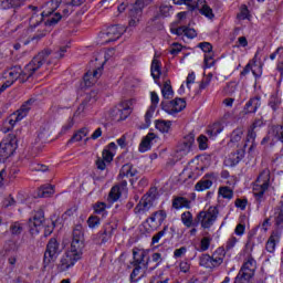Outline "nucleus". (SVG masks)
I'll return each instance as SVG.
<instances>
[{
	"mask_svg": "<svg viewBox=\"0 0 283 283\" xmlns=\"http://www.w3.org/2000/svg\"><path fill=\"white\" fill-rule=\"evenodd\" d=\"M63 0H50L45 2L43 6V11L41 13H38L39 8L34 6H29L28 9L32 10V14L29 19V28L23 27V24H20L15 28L14 32L19 31L22 32L21 38L25 39L34 30V28H38V25H41L43 23V19L48 17V20L45 21V25H56L61 19H63V15L61 13L55 12V10L59 9V6H61V2Z\"/></svg>",
	"mask_w": 283,
	"mask_h": 283,
	"instance_id": "1",
	"label": "nucleus"
},
{
	"mask_svg": "<svg viewBox=\"0 0 283 283\" xmlns=\"http://www.w3.org/2000/svg\"><path fill=\"white\" fill-rule=\"evenodd\" d=\"M50 54V50L41 51L32 59V61H30L24 66L23 70L21 69V66H12L10 69H7L2 73L3 81H7L11 85H14L15 81H19L20 83H25L27 81H30V78L34 76V72H36V70H40L43 63H45Z\"/></svg>",
	"mask_w": 283,
	"mask_h": 283,
	"instance_id": "2",
	"label": "nucleus"
},
{
	"mask_svg": "<svg viewBox=\"0 0 283 283\" xmlns=\"http://www.w3.org/2000/svg\"><path fill=\"white\" fill-rule=\"evenodd\" d=\"M269 187H271V170L265 168L260 172L252 187L253 196L258 202L264 201V195L269 191Z\"/></svg>",
	"mask_w": 283,
	"mask_h": 283,
	"instance_id": "3",
	"label": "nucleus"
},
{
	"mask_svg": "<svg viewBox=\"0 0 283 283\" xmlns=\"http://www.w3.org/2000/svg\"><path fill=\"white\" fill-rule=\"evenodd\" d=\"M83 249H85V234L83 233V226L77 224L73 229L71 247L67 251L83 258Z\"/></svg>",
	"mask_w": 283,
	"mask_h": 283,
	"instance_id": "4",
	"label": "nucleus"
},
{
	"mask_svg": "<svg viewBox=\"0 0 283 283\" xmlns=\"http://www.w3.org/2000/svg\"><path fill=\"white\" fill-rule=\"evenodd\" d=\"M32 105H34V99H29L24 102L21 105L20 109L11 114L6 119L4 125H9L7 126V132H12V129H14V125H17V123L23 120L25 116H28V113L30 112V109H32Z\"/></svg>",
	"mask_w": 283,
	"mask_h": 283,
	"instance_id": "5",
	"label": "nucleus"
},
{
	"mask_svg": "<svg viewBox=\"0 0 283 283\" xmlns=\"http://www.w3.org/2000/svg\"><path fill=\"white\" fill-rule=\"evenodd\" d=\"M222 262H224V250L221 248L217 249L212 255L202 254L199 258V264L203 266V269H218Z\"/></svg>",
	"mask_w": 283,
	"mask_h": 283,
	"instance_id": "6",
	"label": "nucleus"
},
{
	"mask_svg": "<svg viewBox=\"0 0 283 283\" xmlns=\"http://www.w3.org/2000/svg\"><path fill=\"white\" fill-rule=\"evenodd\" d=\"M220 211L218 207H209L208 210H202L196 216V220L198 224H201V229H209L213 224H216V220H218Z\"/></svg>",
	"mask_w": 283,
	"mask_h": 283,
	"instance_id": "7",
	"label": "nucleus"
},
{
	"mask_svg": "<svg viewBox=\"0 0 283 283\" xmlns=\"http://www.w3.org/2000/svg\"><path fill=\"white\" fill-rule=\"evenodd\" d=\"M18 143L19 140L14 134H9L7 138L2 139L0 143V160H8L17 151Z\"/></svg>",
	"mask_w": 283,
	"mask_h": 283,
	"instance_id": "8",
	"label": "nucleus"
},
{
	"mask_svg": "<svg viewBox=\"0 0 283 283\" xmlns=\"http://www.w3.org/2000/svg\"><path fill=\"white\" fill-rule=\"evenodd\" d=\"M123 34H125V27L115 24L102 31L98 38L102 45H107V43L118 41V39H120V35Z\"/></svg>",
	"mask_w": 283,
	"mask_h": 283,
	"instance_id": "9",
	"label": "nucleus"
},
{
	"mask_svg": "<svg viewBox=\"0 0 283 283\" xmlns=\"http://www.w3.org/2000/svg\"><path fill=\"white\" fill-rule=\"evenodd\" d=\"M61 243L55 238L49 240L46 250L44 252L43 264L50 266L52 262H56L59 255H61Z\"/></svg>",
	"mask_w": 283,
	"mask_h": 283,
	"instance_id": "10",
	"label": "nucleus"
},
{
	"mask_svg": "<svg viewBox=\"0 0 283 283\" xmlns=\"http://www.w3.org/2000/svg\"><path fill=\"white\" fill-rule=\"evenodd\" d=\"M187 107V102L185 98L177 97L170 102H161V108L166 114H170V116H176V114H180L182 109Z\"/></svg>",
	"mask_w": 283,
	"mask_h": 283,
	"instance_id": "11",
	"label": "nucleus"
},
{
	"mask_svg": "<svg viewBox=\"0 0 283 283\" xmlns=\"http://www.w3.org/2000/svg\"><path fill=\"white\" fill-rule=\"evenodd\" d=\"M81 260V256L66 251L60 259V262L57 264V271L60 273H65V271H70V269H73V266Z\"/></svg>",
	"mask_w": 283,
	"mask_h": 283,
	"instance_id": "12",
	"label": "nucleus"
},
{
	"mask_svg": "<svg viewBox=\"0 0 283 283\" xmlns=\"http://www.w3.org/2000/svg\"><path fill=\"white\" fill-rule=\"evenodd\" d=\"M113 116L115 120H126L132 114V99L120 102L114 109Z\"/></svg>",
	"mask_w": 283,
	"mask_h": 283,
	"instance_id": "13",
	"label": "nucleus"
},
{
	"mask_svg": "<svg viewBox=\"0 0 283 283\" xmlns=\"http://www.w3.org/2000/svg\"><path fill=\"white\" fill-rule=\"evenodd\" d=\"M132 266H143L147 269L149 266V251L143 249L133 250V262Z\"/></svg>",
	"mask_w": 283,
	"mask_h": 283,
	"instance_id": "14",
	"label": "nucleus"
},
{
	"mask_svg": "<svg viewBox=\"0 0 283 283\" xmlns=\"http://www.w3.org/2000/svg\"><path fill=\"white\" fill-rule=\"evenodd\" d=\"M256 269H258V262L255 261L253 255L248 254L243 261V264L239 273L253 280V277L255 276Z\"/></svg>",
	"mask_w": 283,
	"mask_h": 283,
	"instance_id": "15",
	"label": "nucleus"
},
{
	"mask_svg": "<svg viewBox=\"0 0 283 283\" xmlns=\"http://www.w3.org/2000/svg\"><path fill=\"white\" fill-rule=\"evenodd\" d=\"M167 220V211L157 210L147 220L146 223L149 226L151 231H156L159 227H163V222Z\"/></svg>",
	"mask_w": 283,
	"mask_h": 283,
	"instance_id": "16",
	"label": "nucleus"
},
{
	"mask_svg": "<svg viewBox=\"0 0 283 283\" xmlns=\"http://www.w3.org/2000/svg\"><path fill=\"white\" fill-rule=\"evenodd\" d=\"M151 207H154V197H151L149 193H146L136 205L134 212L136 216H145V213H147Z\"/></svg>",
	"mask_w": 283,
	"mask_h": 283,
	"instance_id": "17",
	"label": "nucleus"
},
{
	"mask_svg": "<svg viewBox=\"0 0 283 283\" xmlns=\"http://www.w3.org/2000/svg\"><path fill=\"white\" fill-rule=\"evenodd\" d=\"M127 180L119 181L118 185H115L111 188V191L108 193V201L109 202H118L120 200V196L123 193H127Z\"/></svg>",
	"mask_w": 283,
	"mask_h": 283,
	"instance_id": "18",
	"label": "nucleus"
},
{
	"mask_svg": "<svg viewBox=\"0 0 283 283\" xmlns=\"http://www.w3.org/2000/svg\"><path fill=\"white\" fill-rule=\"evenodd\" d=\"M116 229V223L107 222L103 226L102 231L97 233L98 244H106L112 240V235H114V230Z\"/></svg>",
	"mask_w": 283,
	"mask_h": 283,
	"instance_id": "19",
	"label": "nucleus"
},
{
	"mask_svg": "<svg viewBox=\"0 0 283 283\" xmlns=\"http://www.w3.org/2000/svg\"><path fill=\"white\" fill-rule=\"evenodd\" d=\"M143 8H145V6L143 4V2L140 0H137L135 2V4L132 7V9L129 11L130 28L138 25V21H140V17H143Z\"/></svg>",
	"mask_w": 283,
	"mask_h": 283,
	"instance_id": "20",
	"label": "nucleus"
},
{
	"mask_svg": "<svg viewBox=\"0 0 283 283\" xmlns=\"http://www.w3.org/2000/svg\"><path fill=\"white\" fill-rule=\"evenodd\" d=\"M190 8L191 12H193V10H199L200 14L207 19H213V17H216V14H213V9L207 4V0H197L196 4H192Z\"/></svg>",
	"mask_w": 283,
	"mask_h": 283,
	"instance_id": "21",
	"label": "nucleus"
},
{
	"mask_svg": "<svg viewBox=\"0 0 283 283\" xmlns=\"http://www.w3.org/2000/svg\"><path fill=\"white\" fill-rule=\"evenodd\" d=\"M213 180H216V174L211 172L205 175V177L196 184L195 190L207 191V189H211V187H213Z\"/></svg>",
	"mask_w": 283,
	"mask_h": 283,
	"instance_id": "22",
	"label": "nucleus"
},
{
	"mask_svg": "<svg viewBox=\"0 0 283 283\" xmlns=\"http://www.w3.org/2000/svg\"><path fill=\"white\" fill-rule=\"evenodd\" d=\"M262 106V97L256 95L251 97L244 105V114H255Z\"/></svg>",
	"mask_w": 283,
	"mask_h": 283,
	"instance_id": "23",
	"label": "nucleus"
},
{
	"mask_svg": "<svg viewBox=\"0 0 283 283\" xmlns=\"http://www.w3.org/2000/svg\"><path fill=\"white\" fill-rule=\"evenodd\" d=\"M103 74V69L98 67L94 71H88L84 74V84L86 87H92V85H95L96 81L101 78V75Z\"/></svg>",
	"mask_w": 283,
	"mask_h": 283,
	"instance_id": "24",
	"label": "nucleus"
},
{
	"mask_svg": "<svg viewBox=\"0 0 283 283\" xmlns=\"http://www.w3.org/2000/svg\"><path fill=\"white\" fill-rule=\"evenodd\" d=\"M28 3V0H0V10H19Z\"/></svg>",
	"mask_w": 283,
	"mask_h": 283,
	"instance_id": "25",
	"label": "nucleus"
},
{
	"mask_svg": "<svg viewBox=\"0 0 283 283\" xmlns=\"http://www.w3.org/2000/svg\"><path fill=\"white\" fill-rule=\"evenodd\" d=\"M116 149H118V146H116V143L114 142L104 147L102 151V158L105 160V163H107V165L114 160V157L116 156Z\"/></svg>",
	"mask_w": 283,
	"mask_h": 283,
	"instance_id": "26",
	"label": "nucleus"
},
{
	"mask_svg": "<svg viewBox=\"0 0 283 283\" xmlns=\"http://www.w3.org/2000/svg\"><path fill=\"white\" fill-rule=\"evenodd\" d=\"M171 33L177 34V36H187V39H196V36H198L196 29L186 25L171 29Z\"/></svg>",
	"mask_w": 283,
	"mask_h": 283,
	"instance_id": "27",
	"label": "nucleus"
},
{
	"mask_svg": "<svg viewBox=\"0 0 283 283\" xmlns=\"http://www.w3.org/2000/svg\"><path fill=\"white\" fill-rule=\"evenodd\" d=\"M196 143V134L193 132L186 135L179 145V151H184V154H189L191 151V147Z\"/></svg>",
	"mask_w": 283,
	"mask_h": 283,
	"instance_id": "28",
	"label": "nucleus"
},
{
	"mask_svg": "<svg viewBox=\"0 0 283 283\" xmlns=\"http://www.w3.org/2000/svg\"><path fill=\"white\" fill-rule=\"evenodd\" d=\"M280 238H282V234L280 231H273L268 239V242L265 244V249L269 253H275V247H277V243L280 242Z\"/></svg>",
	"mask_w": 283,
	"mask_h": 283,
	"instance_id": "29",
	"label": "nucleus"
},
{
	"mask_svg": "<svg viewBox=\"0 0 283 283\" xmlns=\"http://www.w3.org/2000/svg\"><path fill=\"white\" fill-rule=\"evenodd\" d=\"M136 174H138V170H136V168H134V165L132 164H125L118 174V180H123V178H134V176H136Z\"/></svg>",
	"mask_w": 283,
	"mask_h": 283,
	"instance_id": "30",
	"label": "nucleus"
},
{
	"mask_svg": "<svg viewBox=\"0 0 283 283\" xmlns=\"http://www.w3.org/2000/svg\"><path fill=\"white\" fill-rule=\"evenodd\" d=\"M172 209H176V211H180V209H191V200L185 197H174Z\"/></svg>",
	"mask_w": 283,
	"mask_h": 283,
	"instance_id": "31",
	"label": "nucleus"
},
{
	"mask_svg": "<svg viewBox=\"0 0 283 283\" xmlns=\"http://www.w3.org/2000/svg\"><path fill=\"white\" fill-rule=\"evenodd\" d=\"M180 221L186 227V229H191V227H198V220H193V213L191 211H185L180 214Z\"/></svg>",
	"mask_w": 283,
	"mask_h": 283,
	"instance_id": "32",
	"label": "nucleus"
},
{
	"mask_svg": "<svg viewBox=\"0 0 283 283\" xmlns=\"http://www.w3.org/2000/svg\"><path fill=\"white\" fill-rule=\"evenodd\" d=\"M155 139H156V134L148 133L147 136L144 137V139L139 145V151H142V154H145V151H149V149H151V140H155Z\"/></svg>",
	"mask_w": 283,
	"mask_h": 283,
	"instance_id": "33",
	"label": "nucleus"
},
{
	"mask_svg": "<svg viewBox=\"0 0 283 283\" xmlns=\"http://www.w3.org/2000/svg\"><path fill=\"white\" fill-rule=\"evenodd\" d=\"M223 129L224 126L222 125V123L217 122L208 127L207 135L209 136V138H216L218 134H222Z\"/></svg>",
	"mask_w": 283,
	"mask_h": 283,
	"instance_id": "34",
	"label": "nucleus"
},
{
	"mask_svg": "<svg viewBox=\"0 0 283 283\" xmlns=\"http://www.w3.org/2000/svg\"><path fill=\"white\" fill-rule=\"evenodd\" d=\"M155 127L161 134H169V129H171V120L157 119L155 120Z\"/></svg>",
	"mask_w": 283,
	"mask_h": 283,
	"instance_id": "35",
	"label": "nucleus"
},
{
	"mask_svg": "<svg viewBox=\"0 0 283 283\" xmlns=\"http://www.w3.org/2000/svg\"><path fill=\"white\" fill-rule=\"evenodd\" d=\"M43 222H45V214L43 213V210H39L38 212H35L33 219L29 220L30 227L34 226L35 229L41 227Z\"/></svg>",
	"mask_w": 283,
	"mask_h": 283,
	"instance_id": "36",
	"label": "nucleus"
},
{
	"mask_svg": "<svg viewBox=\"0 0 283 283\" xmlns=\"http://www.w3.org/2000/svg\"><path fill=\"white\" fill-rule=\"evenodd\" d=\"M244 149H239L235 153H232L228 159L231 167H235V165H238L242 160V158H244Z\"/></svg>",
	"mask_w": 283,
	"mask_h": 283,
	"instance_id": "37",
	"label": "nucleus"
},
{
	"mask_svg": "<svg viewBox=\"0 0 283 283\" xmlns=\"http://www.w3.org/2000/svg\"><path fill=\"white\" fill-rule=\"evenodd\" d=\"M38 196L40 198H50L51 196H54V186L52 185L41 186L39 189Z\"/></svg>",
	"mask_w": 283,
	"mask_h": 283,
	"instance_id": "38",
	"label": "nucleus"
},
{
	"mask_svg": "<svg viewBox=\"0 0 283 283\" xmlns=\"http://www.w3.org/2000/svg\"><path fill=\"white\" fill-rule=\"evenodd\" d=\"M151 76L155 81V83H158V78H160V61L153 60L151 67H150Z\"/></svg>",
	"mask_w": 283,
	"mask_h": 283,
	"instance_id": "39",
	"label": "nucleus"
},
{
	"mask_svg": "<svg viewBox=\"0 0 283 283\" xmlns=\"http://www.w3.org/2000/svg\"><path fill=\"white\" fill-rule=\"evenodd\" d=\"M243 136H244V127L240 126L232 132L230 136V143H240Z\"/></svg>",
	"mask_w": 283,
	"mask_h": 283,
	"instance_id": "40",
	"label": "nucleus"
},
{
	"mask_svg": "<svg viewBox=\"0 0 283 283\" xmlns=\"http://www.w3.org/2000/svg\"><path fill=\"white\" fill-rule=\"evenodd\" d=\"M161 94L164 98H174V88L171 87V82L170 81H166L164 83V86L161 88Z\"/></svg>",
	"mask_w": 283,
	"mask_h": 283,
	"instance_id": "41",
	"label": "nucleus"
},
{
	"mask_svg": "<svg viewBox=\"0 0 283 283\" xmlns=\"http://www.w3.org/2000/svg\"><path fill=\"white\" fill-rule=\"evenodd\" d=\"M149 264H154L150 266V271H154V269H158L160 264H163V254L155 252L151 254V258L149 259Z\"/></svg>",
	"mask_w": 283,
	"mask_h": 283,
	"instance_id": "42",
	"label": "nucleus"
},
{
	"mask_svg": "<svg viewBox=\"0 0 283 283\" xmlns=\"http://www.w3.org/2000/svg\"><path fill=\"white\" fill-rule=\"evenodd\" d=\"M274 222L276 227L283 224V201H281V206L274 209Z\"/></svg>",
	"mask_w": 283,
	"mask_h": 283,
	"instance_id": "43",
	"label": "nucleus"
},
{
	"mask_svg": "<svg viewBox=\"0 0 283 283\" xmlns=\"http://www.w3.org/2000/svg\"><path fill=\"white\" fill-rule=\"evenodd\" d=\"M87 134H90L87 128H82L72 136L69 143H81V140H83Z\"/></svg>",
	"mask_w": 283,
	"mask_h": 283,
	"instance_id": "44",
	"label": "nucleus"
},
{
	"mask_svg": "<svg viewBox=\"0 0 283 283\" xmlns=\"http://www.w3.org/2000/svg\"><path fill=\"white\" fill-rule=\"evenodd\" d=\"M280 105H282V98L277 95H272L269 101V107H271L273 112H277Z\"/></svg>",
	"mask_w": 283,
	"mask_h": 283,
	"instance_id": "45",
	"label": "nucleus"
},
{
	"mask_svg": "<svg viewBox=\"0 0 283 283\" xmlns=\"http://www.w3.org/2000/svg\"><path fill=\"white\" fill-rule=\"evenodd\" d=\"M219 196H222L226 200H233V189L227 186L220 187Z\"/></svg>",
	"mask_w": 283,
	"mask_h": 283,
	"instance_id": "46",
	"label": "nucleus"
},
{
	"mask_svg": "<svg viewBox=\"0 0 283 283\" xmlns=\"http://www.w3.org/2000/svg\"><path fill=\"white\" fill-rule=\"evenodd\" d=\"M212 240L213 239L211 237H203L200 241L198 251H200L201 253L205 251H209V247H211Z\"/></svg>",
	"mask_w": 283,
	"mask_h": 283,
	"instance_id": "47",
	"label": "nucleus"
},
{
	"mask_svg": "<svg viewBox=\"0 0 283 283\" xmlns=\"http://www.w3.org/2000/svg\"><path fill=\"white\" fill-rule=\"evenodd\" d=\"M256 136H258V134H255V129L250 127L248 129V135H247L245 142L243 144V147L245 148L247 145H249V143H251L253 145L255 143Z\"/></svg>",
	"mask_w": 283,
	"mask_h": 283,
	"instance_id": "48",
	"label": "nucleus"
},
{
	"mask_svg": "<svg viewBox=\"0 0 283 283\" xmlns=\"http://www.w3.org/2000/svg\"><path fill=\"white\" fill-rule=\"evenodd\" d=\"M10 231L12 235H21L23 233V223L14 222L10 226Z\"/></svg>",
	"mask_w": 283,
	"mask_h": 283,
	"instance_id": "49",
	"label": "nucleus"
},
{
	"mask_svg": "<svg viewBox=\"0 0 283 283\" xmlns=\"http://www.w3.org/2000/svg\"><path fill=\"white\" fill-rule=\"evenodd\" d=\"M250 17H251V14L249 13V8L247 7V4L241 6L240 12L237 15L239 21H244V20L249 19Z\"/></svg>",
	"mask_w": 283,
	"mask_h": 283,
	"instance_id": "50",
	"label": "nucleus"
},
{
	"mask_svg": "<svg viewBox=\"0 0 283 283\" xmlns=\"http://www.w3.org/2000/svg\"><path fill=\"white\" fill-rule=\"evenodd\" d=\"M172 12H174V7L169 4H161L159 8V14L161 17H171Z\"/></svg>",
	"mask_w": 283,
	"mask_h": 283,
	"instance_id": "51",
	"label": "nucleus"
},
{
	"mask_svg": "<svg viewBox=\"0 0 283 283\" xmlns=\"http://www.w3.org/2000/svg\"><path fill=\"white\" fill-rule=\"evenodd\" d=\"M134 270L130 273L129 280L130 282H138V280H136V277H138V275H140V271H145V269L147 268H143L142 265H133Z\"/></svg>",
	"mask_w": 283,
	"mask_h": 283,
	"instance_id": "52",
	"label": "nucleus"
},
{
	"mask_svg": "<svg viewBox=\"0 0 283 283\" xmlns=\"http://www.w3.org/2000/svg\"><path fill=\"white\" fill-rule=\"evenodd\" d=\"M90 101H92V103H94L96 99H92V98H86L76 109V112L74 113V116H81V114H83L85 112V109H88L90 106H87V103H90Z\"/></svg>",
	"mask_w": 283,
	"mask_h": 283,
	"instance_id": "53",
	"label": "nucleus"
},
{
	"mask_svg": "<svg viewBox=\"0 0 283 283\" xmlns=\"http://www.w3.org/2000/svg\"><path fill=\"white\" fill-rule=\"evenodd\" d=\"M87 226L90 229H96V227H101V218L96 216H91L87 219Z\"/></svg>",
	"mask_w": 283,
	"mask_h": 283,
	"instance_id": "54",
	"label": "nucleus"
},
{
	"mask_svg": "<svg viewBox=\"0 0 283 283\" xmlns=\"http://www.w3.org/2000/svg\"><path fill=\"white\" fill-rule=\"evenodd\" d=\"M205 65L206 67H213V65H216V60H213V51L205 54Z\"/></svg>",
	"mask_w": 283,
	"mask_h": 283,
	"instance_id": "55",
	"label": "nucleus"
},
{
	"mask_svg": "<svg viewBox=\"0 0 283 283\" xmlns=\"http://www.w3.org/2000/svg\"><path fill=\"white\" fill-rule=\"evenodd\" d=\"M180 52H182V44L174 42L169 49V53L172 54V56H177Z\"/></svg>",
	"mask_w": 283,
	"mask_h": 283,
	"instance_id": "56",
	"label": "nucleus"
},
{
	"mask_svg": "<svg viewBox=\"0 0 283 283\" xmlns=\"http://www.w3.org/2000/svg\"><path fill=\"white\" fill-rule=\"evenodd\" d=\"M166 233H167V226L164 227L161 231H159L153 237L151 244H158L160 242V239L165 238Z\"/></svg>",
	"mask_w": 283,
	"mask_h": 283,
	"instance_id": "57",
	"label": "nucleus"
},
{
	"mask_svg": "<svg viewBox=\"0 0 283 283\" xmlns=\"http://www.w3.org/2000/svg\"><path fill=\"white\" fill-rule=\"evenodd\" d=\"M208 138L205 135H200L197 139V143L199 145V149H201V151H205V149H207V147H209L208 143Z\"/></svg>",
	"mask_w": 283,
	"mask_h": 283,
	"instance_id": "58",
	"label": "nucleus"
},
{
	"mask_svg": "<svg viewBox=\"0 0 283 283\" xmlns=\"http://www.w3.org/2000/svg\"><path fill=\"white\" fill-rule=\"evenodd\" d=\"M179 271L181 273H189V271H191V263L189 260L186 259L179 263Z\"/></svg>",
	"mask_w": 283,
	"mask_h": 283,
	"instance_id": "59",
	"label": "nucleus"
},
{
	"mask_svg": "<svg viewBox=\"0 0 283 283\" xmlns=\"http://www.w3.org/2000/svg\"><path fill=\"white\" fill-rule=\"evenodd\" d=\"M248 205H249V200L247 198L244 199L238 198L234 201V207H237V209H241V211H244Z\"/></svg>",
	"mask_w": 283,
	"mask_h": 283,
	"instance_id": "60",
	"label": "nucleus"
},
{
	"mask_svg": "<svg viewBox=\"0 0 283 283\" xmlns=\"http://www.w3.org/2000/svg\"><path fill=\"white\" fill-rule=\"evenodd\" d=\"M251 277L247 276L245 274H242L241 272L238 273V275L234 277L233 283H251Z\"/></svg>",
	"mask_w": 283,
	"mask_h": 283,
	"instance_id": "61",
	"label": "nucleus"
},
{
	"mask_svg": "<svg viewBox=\"0 0 283 283\" xmlns=\"http://www.w3.org/2000/svg\"><path fill=\"white\" fill-rule=\"evenodd\" d=\"M238 242H239V239L238 238H235V237H230L229 239H228V241H227V243H226V250L227 251H231V249H234L235 248V245L238 244Z\"/></svg>",
	"mask_w": 283,
	"mask_h": 283,
	"instance_id": "62",
	"label": "nucleus"
},
{
	"mask_svg": "<svg viewBox=\"0 0 283 283\" xmlns=\"http://www.w3.org/2000/svg\"><path fill=\"white\" fill-rule=\"evenodd\" d=\"M198 48L205 52V54H209V52H213V46L209 42H201L198 44Z\"/></svg>",
	"mask_w": 283,
	"mask_h": 283,
	"instance_id": "63",
	"label": "nucleus"
},
{
	"mask_svg": "<svg viewBox=\"0 0 283 283\" xmlns=\"http://www.w3.org/2000/svg\"><path fill=\"white\" fill-rule=\"evenodd\" d=\"M30 169L31 171H45L48 169V166L38 163H32L30 165Z\"/></svg>",
	"mask_w": 283,
	"mask_h": 283,
	"instance_id": "64",
	"label": "nucleus"
}]
</instances>
